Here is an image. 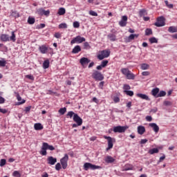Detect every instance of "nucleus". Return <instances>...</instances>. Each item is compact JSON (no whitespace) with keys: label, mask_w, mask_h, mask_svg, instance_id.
I'll return each mask as SVG.
<instances>
[{"label":"nucleus","mask_w":177,"mask_h":177,"mask_svg":"<svg viewBox=\"0 0 177 177\" xmlns=\"http://www.w3.org/2000/svg\"><path fill=\"white\" fill-rule=\"evenodd\" d=\"M0 39L2 42H9V41H12V42H16V35L15 32H11V36L9 37V35L1 34L0 36Z\"/></svg>","instance_id":"f257e3e1"},{"label":"nucleus","mask_w":177,"mask_h":177,"mask_svg":"<svg viewBox=\"0 0 177 177\" xmlns=\"http://www.w3.org/2000/svg\"><path fill=\"white\" fill-rule=\"evenodd\" d=\"M84 171H88V169H93V170L102 169V167L95 165H93V164L89 163V162H86L84 165Z\"/></svg>","instance_id":"f03ea898"},{"label":"nucleus","mask_w":177,"mask_h":177,"mask_svg":"<svg viewBox=\"0 0 177 177\" xmlns=\"http://www.w3.org/2000/svg\"><path fill=\"white\" fill-rule=\"evenodd\" d=\"M92 77L95 80V81H103V80H104L103 74L97 71H94L92 74Z\"/></svg>","instance_id":"7ed1b4c3"},{"label":"nucleus","mask_w":177,"mask_h":177,"mask_svg":"<svg viewBox=\"0 0 177 177\" xmlns=\"http://www.w3.org/2000/svg\"><path fill=\"white\" fill-rule=\"evenodd\" d=\"M129 128L128 126H117L113 127V132L115 133H124Z\"/></svg>","instance_id":"20e7f679"},{"label":"nucleus","mask_w":177,"mask_h":177,"mask_svg":"<svg viewBox=\"0 0 177 177\" xmlns=\"http://www.w3.org/2000/svg\"><path fill=\"white\" fill-rule=\"evenodd\" d=\"M154 26L156 27H164V26H165V18H164V17H158Z\"/></svg>","instance_id":"39448f33"},{"label":"nucleus","mask_w":177,"mask_h":177,"mask_svg":"<svg viewBox=\"0 0 177 177\" xmlns=\"http://www.w3.org/2000/svg\"><path fill=\"white\" fill-rule=\"evenodd\" d=\"M85 41H86L85 37H82L81 36H77L76 37H74L71 41V45L74 44H82V42H85Z\"/></svg>","instance_id":"423d86ee"},{"label":"nucleus","mask_w":177,"mask_h":177,"mask_svg":"<svg viewBox=\"0 0 177 177\" xmlns=\"http://www.w3.org/2000/svg\"><path fill=\"white\" fill-rule=\"evenodd\" d=\"M67 161H68V155L67 153H66L64 155V157H63L60 160L61 165H62L63 169H66V168H67V165H68Z\"/></svg>","instance_id":"0eeeda50"},{"label":"nucleus","mask_w":177,"mask_h":177,"mask_svg":"<svg viewBox=\"0 0 177 177\" xmlns=\"http://www.w3.org/2000/svg\"><path fill=\"white\" fill-rule=\"evenodd\" d=\"M73 121L79 126L82 125V118L77 113L73 115Z\"/></svg>","instance_id":"6e6552de"},{"label":"nucleus","mask_w":177,"mask_h":177,"mask_svg":"<svg viewBox=\"0 0 177 177\" xmlns=\"http://www.w3.org/2000/svg\"><path fill=\"white\" fill-rule=\"evenodd\" d=\"M127 21H128V17L122 16V19L119 21V25L120 27H125L127 26Z\"/></svg>","instance_id":"1a4fd4ad"},{"label":"nucleus","mask_w":177,"mask_h":177,"mask_svg":"<svg viewBox=\"0 0 177 177\" xmlns=\"http://www.w3.org/2000/svg\"><path fill=\"white\" fill-rule=\"evenodd\" d=\"M104 139H107L108 140V147L106 148V151L110 150V149H113V138L111 137L105 136Z\"/></svg>","instance_id":"9d476101"},{"label":"nucleus","mask_w":177,"mask_h":177,"mask_svg":"<svg viewBox=\"0 0 177 177\" xmlns=\"http://www.w3.org/2000/svg\"><path fill=\"white\" fill-rule=\"evenodd\" d=\"M139 34H131L128 37L125 39L126 42H131V41H133L135 38H138Z\"/></svg>","instance_id":"9b49d317"},{"label":"nucleus","mask_w":177,"mask_h":177,"mask_svg":"<svg viewBox=\"0 0 177 177\" xmlns=\"http://www.w3.org/2000/svg\"><path fill=\"white\" fill-rule=\"evenodd\" d=\"M48 164L50 165H55L56 162H57V159L56 158H53V156H49L47 158Z\"/></svg>","instance_id":"f8f14e48"},{"label":"nucleus","mask_w":177,"mask_h":177,"mask_svg":"<svg viewBox=\"0 0 177 177\" xmlns=\"http://www.w3.org/2000/svg\"><path fill=\"white\" fill-rule=\"evenodd\" d=\"M80 63L84 67V66H86L88 63H91V59L86 57H82L80 60Z\"/></svg>","instance_id":"ddd939ff"},{"label":"nucleus","mask_w":177,"mask_h":177,"mask_svg":"<svg viewBox=\"0 0 177 177\" xmlns=\"http://www.w3.org/2000/svg\"><path fill=\"white\" fill-rule=\"evenodd\" d=\"M46 150H48V149L46 148V145L45 142H43L41 148V151H39L40 154L41 156H46V154H48V152H46Z\"/></svg>","instance_id":"4468645a"},{"label":"nucleus","mask_w":177,"mask_h":177,"mask_svg":"<svg viewBox=\"0 0 177 177\" xmlns=\"http://www.w3.org/2000/svg\"><path fill=\"white\" fill-rule=\"evenodd\" d=\"M149 126L152 128L153 131L158 133V131H160V127L156 123H149Z\"/></svg>","instance_id":"2eb2a0df"},{"label":"nucleus","mask_w":177,"mask_h":177,"mask_svg":"<svg viewBox=\"0 0 177 177\" xmlns=\"http://www.w3.org/2000/svg\"><path fill=\"white\" fill-rule=\"evenodd\" d=\"M39 50L41 52V53H42L43 55H45V53L48 52V47H46V46L45 45H42L39 47Z\"/></svg>","instance_id":"dca6fc26"},{"label":"nucleus","mask_w":177,"mask_h":177,"mask_svg":"<svg viewBox=\"0 0 177 177\" xmlns=\"http://www.w3.org/2000/svg\"><path fill=\"white\" fill-rule=\"evenodd\" d=\"M137 97L142 99L143 100H150V98H149V96L146 94L138 93Z\"/></svg>","instance_id":"f3484780"},{"label":"nucleus","mask_w":177,"mask_h":177,"mask_svg":"<svg viewBox=\"0 0 177 177\" xmlns=\"http://www.w3.org/2000/svg\"><path fill=\"white\" fill-rule=\"evenodd\" d=\"M104 161L105 162H107V164H111V162H114V161H115V159L110 156H108L105 158Z\"/></svg>","instance_id":"a211bd4d"},{"label":"nucleus","mask_w":177,"mask_h":177,"mask_svg":"<svg viewBox=\"0 0 177 177\" xmlns=\"http://www.w3.org/2000/svg\"><path fill=\"white\" fill-rule=\"evenodd\" d=\"M146 132V129L143 126H138V133L139 135H143Z\"/></svg>","instance_id":"6ab92c4d"},{"label":"nucleus","mask_w":177,"mask_h":177,"mask_svg":"<svg viewBox=\"0 0 177 177\" xmlns=\"http://www.w3.org/2000/svg\"><path fill=\"white\" fill-rule=\"evenodd\" d=\"M80 52H81V46L78 45L75 46L72 50V53H74L75 55L80 53Z\"/></svg>","instance_id":"aec40b11"},{"label":"nucleus","mask_w":177,"mask_h":177,"mask_svg":"<svg viewBox=\"0 0 177 177\" xmlns=\"http://www.w3.org/2000/svg\"><path fill=\"white\" fill-rule=\"evenodd\" d=\"M107 37L109 39V40L114 41H117V37L115 36V35L114 33H109L107 35Z\"/></svg>","instance_id":"412c9836"},{"label":"nucleus","mask_w":177,"mask_h":177,"mask_svg":"<svg viewBox=\"0 0 177 177\" xmlns=\"http://www.w3.org/2000/svg\"><path fill=\"white\" fill-rule=\"evenodd\" d=\"M34 128L35 131H41V129H44V126L41 123H35Z\"/></svg>","instance_id":"4be33fe9"},{"label":"nucleus","mask_w":177,"mask_h":177,"mask_svg":"<svg viewBox=\"0 0 177 177\" xmlns=\"http://www.w3.org/2000/svg\"><path fill=\"white\" fill-rule=\"evenodd\" d=\"M159 92H160V88H153L151 91V93H152L153 96H154L155 97H157Z\"/></svg>","instance_id":"5701e85b"},{"label":"nucleus","mask_w":177,"mask_h":177,"mask_svg":"<svg viewBox=\"0 0 177 177\" xmlns=\"http://www.w3.org/2000/svg\"><path fill=\"white\" fill-rule=\"evenodd\" d=\"M133 169V166L131 165H126L123 169L122 171H132Z\"/></svg>","instance_id":"b1692460"},{"label":"nucleus","mask_w":177,"mask_h":177,"mask_svg":"<svg viewBox=\"0 0 177 177\" xmlns=\"http://www.w3.org/2000/svg\"><path fill=\"white\" fill-rule=\"evenodd\" d=\"M57 13L59 16H63L64 15H66V8H59Z\"/></svg>","instance_id":"393cba45"},{"label":"nucleus","mask_w":177,"mask_h":177,"mask_svg":"<svg viewBox=\"0 0 177 177\" xmlns=\"http://www.w3.org/2000/svg\"><path fill=\"white\" fill-rule=\"evenodd\" d=\"M17 99L18 100L17 105L19 106V104H24V103H26V100H23L21 101V97H20V95L17 94Z\"/></svg>","instance_id":"a878e982"},{"label":"nucleus","mask_w":177,"mask_h":177,"mask_svg":"<svg viewBox=\"0 0 177 177\" xmlns=\"http://www.w3.org/2000/svg\"><path fill=\"white\" fill-rule=\"evenodd\" d=\"M158 151H159L158 149L153 148V149H149L148 153H149V154L153 155V154H157V153H158Z\"/></svg>","instance_id":"bb28decb"},{"label":"nucleus","mask_w":177,"mask_h":177,"mask_svg":"<svg viewBox=\"0 0 177 177\" xmlns=\"http://www.w3.org/2000/svg\"><path fill=\"white\" fill-rule=\"evenodd\" d=\"M127 80H135V75L131 73V71L128 73L127 75H126Z\"/></svg>","instance_id":"cd10ccee"},{"label":"nucleus","mask_w":177,"mask_h":177,"mask_svg":"<svg viewBox=\"0 0 177 177\" xmlns=\"http://www.w3.org/2000/svg\"><path fill=\"white\" fill-rule=\"evenodd\" d=\"M140 68L141 70H149V68H150V65L147 64H142Z\"/></svg>","instance_id":"c85d7f7f"},{"label":"nucleus","mask_w":177,"mask_h":177,"mask_svg":"<svg viewBox=\"0 0 177 177\" xmlns=\"http://www.w3.org/2000/svg\"><path fill=\"white\" fill-rule=\"evenodd\" d=\"M169 32H177V27L170 26L168 29Z\"/></svg>","instance_id":"c756f323"},{"label":"nucleus","mask_w":177,"mask_h":177,"mask_svg":"<svg viewBox=\"0 0 177 177\" xmlns=\"http://www.w3.org/2000/svg\"><path fill=\"white\" fill-rule=\"evenodd\" d=\"M45 145L47 150H50L51 151H53V150H55V147H53V145H49L48 142H45Z\"/></svg>","instance_id":"7c9ffc66"},{"label":"nucleus","mask_w":177,"mask_h":177,"mask_svg":"<svg viewBox=\"0 0 177 177\" xmlns=\"http://www.w3.org/2000/svg\"><path fill=\"white\" fill-rule=\"evenodd\" d=\"M165 95H167V92H165V91H160L158 95L156 96V97H162L164 96H165Z\"/></svg>","instance_id":"2f4dec72"},{"label":"nucleus","mask_w":177,"mask_h":177,"mask_svg":"<svg viewBox=\"0 0 177 177\" xmlns=\"http://www.w3.org/2000/svg\"><path fill=\"white\" fill-rule=\"evenodd\" d=\"M28 24H34L35 23V18L29 17L28 19Z\"/></svg>","instance_id":"473e14b6"},{"label":"nucleus","mask_w":177,"mask_h":177,"mask_svg":"<svg viewBox=\"0 0 177 177\" xmlns=\"http://www.w3.org/2000/svg\"><path fill=\"white\" fill-rule=\"evenodd\" d=\"M67 111V109L66 107L64 108H61L59 111L58 113H59V114H61L62 115H64V114H65V113Z\"/></svg>","instance_id":"72a5a7b5"},{"label":"nucleus","mask_w":177,"mask_h":177,"mask_svg":"<svg viewBox=\"0 0 177 177\" xmlns=\"http://www.w3.org/2000/svg\"><path fill=\"white\" fill-rule=\"evenodd\" d=\"M102 52H104V57H109V56H110V50H104Z\"/></svg>","instance_id":"f704fd0d"},{"label":"nucleus","mask_w":177,"mask_h":177,"mask_svg":"<svg viewBox=\"0 0 177 177\" xmlns=\"http://www.w3.org/2000/svg\"><path fill=\"white\" fill-rule=\"evenodd\" d=\"M151 34H153V30H151V28H147L145 30V35H151Z\"/></svg>","instance_id":"c9c22d12"},{"label":"nucleus","mask_w":177,"mask_h":177,"mask_svg":"<svg viewBox=\"0 0 177 177\" xmlns=\"http://www.w3.org/2000/svg\"><path fill=\"white\" fill-rule=\"evenodd\" d=\"M44 68H49V60H46L43 63Z\"/></svg>","instance_id":"e433bc0d"},{"label":"nucleus","mask_w":177,"mask_h":177,"mask_svg":"<svg viewBox=\"0 0 177 177\" xmlns=\"http://www.w3.org/2000/svg\"><path fill=\"white\" fill-rule=\"evenodd\" d=\"M149 42L151 44H158V40L156 37H151L149 39Z\"/></svg>","instance_id":"4c0bfd02"},{"label":"nucleus","mask_w":177,"mask_h":177,"mask_svg":"<svg viewBox=\"0 0 177 177\" xmlns=\"http://www.w3.org/2000/svg\"><path fill=\"white\" fill-rule=\"evenodd\" d=\"M121 71L124 74V75H127L128 73H129L130 71L129 68H122Z\"/></svg>","instance_id":"58836bf2"},{"label":"nucleus","mask_w":177,"mask_h":177,"mask_svg":"<svg viewBox=\"0 0 177 177\" xmlns=\"http://www.w3.org/2000/svg\"><path fill=\"white\" fill-rule=\"evenodd\" d=\"M104 51L101 52V54L97 55V59H99V60H103V59L106 58V57H104Z\"/></svg>","instance_id":"ea45409f"},{"label":"nucleus","mask_w":177,"mask_h":177,"mask_svg":"<svg viewBox=\"0 0 177 177\" xmlns=\"http://www.w3.org/2000/svg\"><path fill=\"white\" fill-rule=\"evenodd\" d=\"M91 48V46L89 45V43L88 41H86L84 43V49H89Z\"/></svg>","instance_id":"a19ab883"},{"label":"nucleus","mask_w":177,"mask_h":177,"mask_svg":"<svg viewBox=\"0 0 177 177\" xmlns=\"http://www.w3.org/2000/svg\"><path fill=\"white\" fill-rule=\"evenodd\" d=\"M6 165V159H1L0 160V167H4Z\"/></svg>","instance_id":"79ce46f5"},{"label":"nucleus","mask_w":177,"mask_h":177,"mask_svg":"<svg viewBox=\"0 0 177 177\" xmlns=\"http://www.w3.org/2000/svg\"><path fill=\"white\" fill-rule=\"evenodd\" d=\"M165 3L166 6H167V8H169V9H172V8H174V4H169L168 1H165Z\"/></svg>","instance_id":"37998d69"},{"label":"nucleus","mask_w":177,"mask_h":177,"mask_svg":"<svg viewBox=\"0 0 177 177\" xmlns=\"http://www.w3.org/2000/svg\"><path fill=\"white\" fill-rule=\"evenodd\" d=\"M2 92H0V104H3L5 103V98H3L2 96Z\"/></svg>","instance_id":"c03bdc74"},{"label":"nucleus","mask_w":177,"mask_h":177,"mask_svg":"<svg viewBox=\"0 0 177 177\" xmlns=\"http://www.w3.org/2000/svg\"><path fill=\"white\" fill-rule=\"evenodd\" d=\"M13 176L15 177H21V175L20 174V172L17 171H15L12 174Z\"/></svg>","instance_id":"a18cd8bd"},{"label":"nucleus","mask_w":177,"mask_h":177,"mask_svg":"<svg viewBox=\"0 0 177 177\" xmlns=\"http://www.w3.org/2000/svg\"><path fill=\"white\" fill-rule=\"evenodd\" d=\"M107 64H109V61L108 60H103L102 62H101V66L102 67H106V66H107Z\"/></svg>","instance_id":"49530a36"},{"label":"nucleus","mask_w":177,"mask_h":177,"mask_svg":"<svg viewBox=\"0 0 177 177\" xmlns=\"http://www.w3.org/2000/svg\"><path fill=\"white\" fill-rule=\"evenodd\" d=\"M124 93H126L128 96H132L133 95V91H124Z\"/></svg>","instance_id":"de8ad7c7"},{"label":"nucleus","mask_w":177,"mask_h":177,"mask_svg":"<svg viewBox=\"0 0 177 177\" xmlns=\"http://www.w3.org/2000/svg\"><path fill=\"white\" fill-rule=\"evenodd\" d=\"M145 15H146V10H145V9L140 10V17L145 16Z\"/></svg>","instance_id":"09e8293b"},{"label":"nucleus","mask_w":177,"mask_h":177,"mask_svg":"<svg viewBox=\"0 0 177 177\" xmlns=\"http://www.w3.org/2000/svg\"><path fill=\"white\" fill-rule=\"evenodd\" d=\"M59 28H67V24L62 23L59 25Z\"/></svg>","instance_id":"8fccbe9b"},{"label":"nucleus","mask_w":177,"mask_h":177,"mask_svg":"<svg viewBox=\"0 0 177 177\" xmlns=\"http://www.w3.org/2000/svg\"><path fill=\"white\" fill-rule=\"evenodd\" d=\"M55 169L57 171H60V169H62V165H60L59 162L57 163L55 165Z\"/></svg>","instance_id":"3c124183"},{"label":"nucleus","mask_w":177,"mask_h":177,"mask_svg":"<svg viewBox=\"0 0 177 177\" xmlns=\"http://www.w3.org/2000/svg\"><path fill=\"white\" fill-rule=\"evenodd\" d=\"M73 27H74V28H80V22L74 21L73 22Z\"/></svg>","instance_id":"603ef678"},{"label":"nucleus","mask_w":177,"mask_h":177,"mask_svg":"<svg viewBox=\"0 0 177 177\" xmlns=\"http://www.w3.org/2000/svg\"><path fill=\"white\" fill-rule=\"evenodd\" d=\"M163 104L165 106H172V102H171V101H164Z\"/></svg>","instance_id":"864d4df0"},{"label":"nucleus","mask_w":177,"mask_h":177,"mask_svg":"<svg viewBox=\"0 0 177 177\" xmlns=\"http://www.w3.org/2000/svg\"><path fill=\"white\" fill-rule=\"evenodd\" d=\"M75 114H77V113H75L74 112H73V111H69V112H68V113H67V116L68 117H70V118H73V115L74 116V115Z\"/></svg>","instance_id":"5fc2aeb1"},{"label":"nucleus","mask_w":177,"mask_h":177,"mask_svg":"<svg viewBox=\"0 0 177 177\" xmlns=\"http://www.w3.org/2000/svg\"><path fill=\"white\" fill-rule=\"evenodd\" d=\"M54 37L57 39L62 38V33L60 32H55Z\"/></svg>","instance_id":"6e6d98bb"},{"label":"nucleus","mask_w":177,"mask_h":177,"mask_svg":"<svg viewBox=\"0 0 177 177\" xmlns=\"http://www.w3.org/2000/svg\"><path fill=\"white\" fill-rule=\"evenodd\" d=\"M123 89L124 91H129V89H131V86L128 84H124L123 86Z\"/></svg>","instance_id":"4d7b16f0"},{"label":"nucleus","mask_w":177,"mask_h":177,"mask_svg":"<svg viewBox=\"0 0 177 177\" xmlns=\"http://www.w3.org/2000/svg\"><path fill=\"white\" fill-rule=\"evenodd\" d=\"M142 75H143L144 77H147V76L150 75V72L144 71L142 73Z\"/></svg>","instance_id":"13d9d810"},{"label":"nucleus","mask_w":177,"mask_h":177,"mask_svg":"<svg viewBox=\"0 0 177 177\" xmlns=\"http://www.w3.org/2000/svg\"><path fill=\"white\" fill-rule=\"evenodd\" d=\"M6 66V61L0 60V67H5Z\"/></svg>","instance_id":"bf43d9fd"},{"label":"nucleus","mask_w":177,"mask_h":177,"mask_svg":"<svg viewBox=\"0 0 177 177\" xmlns=\"http://www.w3.org/2000/svg\"><path fill=\"white\" fill-rule=\"evenodd\" d=\"M149 142L147 139H142L140 142V145H146V142Z\"/></svg>","instance_id":"052dcab7"},{"label":"nucleus","mask_w":177,"mask_h":177,"mask_svg":"<svg viewBox=\"0 0 177 177\" xmlns=\"http://www.w3.org/2000/svg\"><path fill=\"white\" fill-rule=\"evenodd\" d=\"M89 15H91V16H97V13L95 11L91 10L89 12Z\"/></svg>","instance_id":"680f3d73"},{"label":"nucleus","mask_w":177,"mask_h":177,"mask_svg":"<svg viewBox=\"0 0 177 177\" xmlns=\"http://www.w3.org/2000/svg\"><path fill=\"white\" fill-rule=\"evenodd\" d=\"M0 113H2L3 114H6L8 113V111L6 109L0 108Z\"/></svg>","instance_id":"e2e57ef3"},{"label":"nucleus","mask_w":177,"mask_h":177,"mask_svg":"<svg viewBox=\"0 0 177 177\" xmlns=\"http://www.w3.org/2000/svg\"><path fill=\"white\" fill-rule=\"evenodd\" d=\"M39 15H44V12H45V10L40 8L37 10Z\"/></svg>","instance_id":"0e129e2a"},{"label":"nucleus","mask_w":177,"mask_h":177,"mask_svg":"<svg viewBox=\"0 0 177 177\" xmlns=\"http://www.w3.org/2000/svg\"><path fill=\"white\" fill-rule=\"evenodd\" d=\"M26 78H28V80H31L32 81H34V76L31 75H27Z\"/></svg>","instance_id":"69168bd1"},{"label":"nucleus","mask_w":177,"mask_h":177,"mask_svg":"<svg viewBox=\"0 0 177 177\" xmlns=\"http://www.w3.org/2000/svg\"><path fill=\"white\" fill-rule=\"evenodd\" d=\"M113 102H114L115 103H118V102H120V97H113Z\"/></svg>","instance_id":"338daca9"},{"label":"nucleus","mask_w":177,"mask_h":177,"mask_svg":"<svg viewBox=\"0 0 177 177\" xmlns=\"http://www.w3.org/2000/svg\"><path fill=\"white\" fill-rule=\"evenodd\" d=\"M146 120H147L149 122H151V121H153V118H151V116L147 115V116L146 117Z\"/></svg>","instance_id":"774afa93"}]
</instances>
